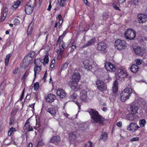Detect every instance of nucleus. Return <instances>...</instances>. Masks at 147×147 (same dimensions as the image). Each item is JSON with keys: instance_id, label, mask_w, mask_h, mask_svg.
<instances>
[{"instance_id": "obj_24", "label": "nucleus", "mask_w": 147, "mask_h": 147, "mask_svg": "<svg viewBox=\"0 0 147 147\" xmlns=\"http://www.w3.org/2000/svg\"><path fill=\"white\" fill-rule=\"evenodd\" d=\"M108 138V134L107 132L102 131V135H101L99 140H102L104 142H106Z\"/></svg>"}, {"instance_id": "obj_14", "label": "nucleus", "mask_w": 147, "mask_h": 147, "mask_svg": "<svg viewBox=\"0 0 147 147\" xmlns=\"http://www.w3.org/2000/svg\"><path fill=\"white\" fill-rule=\"evenodd\" d=\"M84 68L90 71L92 69V64H90V61L88 59L84 60L83 62Z\"/></svg>"}, {"instance_id": "obj_43", "label": "nucleus", "mask_w": 147, "mask_h": 147, "mask_svg": "<svg viewBox=\"0 0 147 147\" xmlns=\"http://www.w3.org/2000/svg\"><path fill=\"white\" fill-rule=\"evenodd\" d=\"M68 63L67 62H65L62 65L61 70H64L66 69L68 67Z\"/></svg>"}, {"instance_id": "obj_45", "label": "nucleus", "mask_w": 147, "mask_h": 147, "mask_svg": "<svg viewBox=\"0 0 147 147\" xmlns=\"http://www.w3.org/2000/svg\"><path fill=\"white\" fill-rule=\"evenodd\" d=\"M39 88V84L38 82H36L34 85V89L35 91H37Z\"/></svg>"}, {"instance_id": "obj_46", "label": "nucleus", "mask_w": 147, "mask_h": 147, "mask_svg": "<svg viewBox=\"0 0 147 147\" xmlns=\"http://www.w3.org/2000/svg\"><path fill=\"white\" fill-rule=\"evenodd\" d=\"M6 16H5V15H4V14L1 13V15L0 19V22H3L5 19Z\"/></svg>"}, {"instance_id": "obj_55", "label": "nucleus", "mask_w": 147, "mask_h": 147, "mask_svg": "<svg viewBox=\"0 0 147 147\" xmlns=\"http://www.w3.org/2000/svg\"><path fill=\"white\" fill-rule=\"evenodd\" d=\"M106 79L104 80V81L105 82H109L110 80H111V79L110 78L109 75L106 76Z\"/></svg>"}, {"instance_id": "obj_15", "label": "nucleus", "mask_w": 147, "mask_h": 147, "mask_svg": "<svg viewBox=\"0 0 147 147\" xmlns=\"http://www.w3.org/2000/svg\"><path fill=\"white\" fill-rule=\"evenodd\" d=\"M56 98L55 96L52 94H48L45 98V100L47 102L49 103L53 102Z\"/></svg>"}, {"instance_id": "obj_19", "label": "nucleus", "mask_w": 147, "mask_h": 147, "mask_svg": "<svg viewBox=\"0 0 147 147\" xmlns=\"http://www.w3.org/2000/svg\"><path fill=\"white\" fill-rule=\"evenodd\" d=\"M138 109V106L134 105H131L130 107V111L132 114H135L137 112Z\"/></svg>"}, {"instance_id": "obj_60", "label": "nucleus", "mask_w": 147, "mask_h": 147, "mask_svg": "<svg viewBox=\"0 0 147 147\" xmlns=\"http://www.w3.org/2000/svg\"><path fill=\"white\" fill-rule=\"evenodd\" d=\"M14 123V120L13 119H9V125H11Z\"/></svg>"}, {"instance_id": "obj_51", "label": "nucleus", "mask_w": 147, "mask_h": 147, "mask_svg": "<svg viewBox=\"0 0 147 147\" xmlns=\"http://www.w3.org/2000/svg\"><path fill=\"white\" fill-rule=\"evenodd\" d=\"M43 143L42 141H39L38 142L36 147H42Z\"/></svg>"}, {"instance_id": "obj_32", "label": "nucleus", "mask_w": 147, "mask_h": 147, "mask_svg": "<svg viewBox=\"0 0 147 147\" xmlns=\"http://www.w3.org/2000/svg\"><path fill=\"white\" fill-rule=\"evenodd\" d=\"M76 139V136L73 133L70 134H69V139L70 141H75Z\"/></svg>"}, {"instance_id": "obj_36", "label": "nucleus", "mask_w": 147, "mask_h": 147, "mask_svg": "<svg viewBox=\"0 0 147 147\" xmlns=\"http://www.w3.org/2000/svg\"><path fill=\"white\" fill-rule=\"evenodd\" d=\"M29 74V72L27 70L26 71L23 76L21 78V80L23 81V82H25L26 80V79Z\"/></svg>"}, {"instance_id": "obj_8", "label": "nucleus", "mask_w": 147, "mask_h": 147, "mask_svg": "<svg viewBox=\"0 0 147 147\" xmlns=\"http://www.w3.org/2000/svg\"><path fill=\"white\" fill-rule=\"evenodd\" d=\"M139 128L140 127L136 123H131L127 126V130L132 132H134Z\"/></svg>"}, {"instance_id": "obj_58", "label": "nucleus", "mask_w": 147, "mask_h": 147, "mask_svg": "<svg viewBox=\"0 0 147 147\" xmlns=\"http://www.w3.org/2000/svg\"><path fill=\"white\" fill-rule=\"evenodd\" d=\"M117 125L119 127H121L122 126V123L121 121L117 122L116 123Z\"/></svg>"}, {"instance_id": "obj_57", "label": "nucleus", "mask_w": 147, "mask_h": 147, "mask_svg": "<svg viewBox=\"0 0 147 147\" xmlns=\"http://www.w3.org/2000/svg\"><path fill=\"white\" fill-rule=\"evenodd\" d=\"M139 139V138L138 137H136L132 138L130 140V141L131 142H133L136 141H138Z\"/></svg>"}, {"instance_id": "obj_64", "label": "nucleus", "mask_w": 147, "mask_h": 147, "mask_svg": "<svg viewBox=\"0 0 147 147\" xmlns=\"http://www.w3.org/2000/svg\"><path fill=\"white\" fill-rule=\"evenodd\" d=\"M61 37H60V36H59V38L57 39L56 42H57V45L59 44V43H60V41L62 40V39L61 40Z\"/></svg>"}, {"instance_id": "obj_16", "label": "nucleus", "mask_w": 147, "mask_h": 147, "mask_svg": "<svg viewBox=\"0 0 147 147\" xmlns=\"http://www.w3.org/2000/svg\"><path fill=\"white\" fill-rule=\"evenodd\" d=\"M56 93L60 98H65L66 95L65 91L61 88H59L58 89Z\"/></svg>"}, {"instance_id": "obj_27", "label": "nucleus", "mask_w": 147, "mask_h": 147, "mask_svg": "<svg viewBox=\"0 0 147 147\" xmlns=\"http://www.w3.org/2000/svg\"><path fill=\"white\" fill-rule=\"evenodd\" d=\"M12 54L11 53L7 55L5 58V66H8L9 65V59L11 57Z\"/></svg>"}, {"instance_id": "obj_31", "label": "nucleus", "mask_w": 147, "mask_h": 147, "mask_svg": "<svg viewBox=\"0 0 147 147\" xmlns=\"http://www.w3.org/2000/svg\"><path fill=\"white\" fill-rule=\"evenodd\" d=\"M30 63L27 62L26 60H25L23 59V61L21 64V67L24 69H25L28 67Z\"/></svg>"}, {"instance_id": "obj_17", "label": "nucleus", "mask_w": 147, "mask_h": 147, "mask_svg": "<svg viewBox=\"0 0 147 147\" xmlns=\"http://www.w3.org/2000/svg\"><path fill=\"white\" fill-rule=\"evenodd\" d=\"M80 79V75L78 72L74 73L72 75L71 80L74 82H78Z\"/></svg>"}, {"instance_id": "obj_59", "label": "nucleus", "mask_w": 147, "mask_h": 147, "mask_svg": "<svg viewBox=\"0 0 147 147\" xmlns=\"http://www.w3.org/2000/svg\"><path fill=\"white\" fill-rule=\"evenodd\" d=\"M18 67H16L14 69L12 73L14 74H16L17 73L18 71Z\"/></svg>"}, {"instance_id": "obj_22", "label": "nucleus", "mask_w": 147, "mask_h": 147, "mask_svg": "<svg viewBox=\"0 0 147 147\" xmlns=\"http://www.w3.org/2000/svg\"><path fill=\"white\" fill-rule=\"evenodd\" d=\"M118 87L116 86H113L112 90L113 93H112V96H114L115 98H117L119 97V95H118L117 93L118 92Z\"/></svg>"}, {"instance_id": "obj_20", "label": "nucleus", "mask_w": 147, "mask_h": 147, "mask_svg": "<svg viewBox=\"0 0 147 147\" xmlns=\"http://www.w3.org/2000/svg\"><path fill=\"white\" fill-rule=\"evenodd\" d=\"M47 111L51 114L52 116H55L56 114L55 108L53 107L48 108L47 109Z\"/></svg>"}, {"instance_id": "obj_41", "label": "nucleus", "mask_w": 147, "mask_h": 147, "mask_svg": "<svg viewBox=\"0 0 147 147\" xmlns=\"http://www.w3.org/2000/svg\"><path fill=\"white\" fill-rule=\"evenodd\" d=\"M8 9L6 7H5L3 10H2L1 13L4 14H5V16H7V14L8 13Z\"/></svg>"}, {"instance_id": "obj_23", "label": "nucleus", "mask_w": 147, "mask_h": 147, "mask_svg": "<svg viewBox=\"0 0 147 147\" xmlns=\"http://www.w3.org/2000/svg\"><path fill=\"white\" fill-rule=\"evenodd\" d=\"M59 49L60 50V53H63L65 47V43L63 41L62 39L59 45Z\"/></svg>"}, {"instance_id": "obj_42", "label": "nucleus", "mask_w": 147, "mask_h": 147, "mask_svg": "<svg viewBox=\"0 0 147 147\" xmlns=\"http://www.w3.org/2000/svg\"><path fill=\"white\" fill-rule=\"evenodd\" d=\"M24 59L25 60H26V61L28 62V63H30L32 60V59L30 57L27 55H26L24 57Z\"/></svg>"}, {"instance_id": "obj_5", "label": "nucleus", "mask_w": 147, "mask_h": 147, "mask_svg": "<svg viewBox=\"0 0 147 147\" xmlns=\"http://www.w3.org/2000/svg\"><path fill=\"white\" fill-rule=\"evenodd\" d=\"M36 0L33 3V5H31L30 3L28 2L25 6V10L26 13L28 15L31 14L33 12L34 9V7L36 5Z\"/></svg>"}, {"instance_id": "obj_12", "label": "nucleus", "mask_w": 147, "mask_h": 147, "mask_svg": "<svg viewBox=\"0 0 147 147\" xmlns=\"http://www.w3.org/2000/svg\"><path fill=\"white\" fill-rule=\"evenodd\" d=\"M105 67L107 71L111 72H114L116 70L115 67L110 62L106 63Z\"/></svg>"}, {"instance_id": "obj_26", "label": "nucleus", "mask_w": 147, "mask_h": 147, "mask_svg": "<svg viewBox=\"0 0 147 147\" xmlns=\"http://www.w3.org/2000/svg\"><path fill=\"white\" fill-rule=\"evenodd\" d=\"M95 40L96 39L95 38L91 39L90 40L88 41L83 46V48H85L93 45L95 42Z\"/></svg>"}, {"instance_id": "obj_10", "label": "nucleus", "mask_w": 147, "mask_h": 147, "mask_svg": "<svg viewBox=\"0 0 147 147\" xmlns=\"http://www.w3.org/2000/svg\"><path fill=\"white\" fill-rule=\"evenodd\" d=\"M80 98L83 102H85L88 101V97L86 90H83L81 91L80 92Z\"/></svg>"}, {"instance_id": "obj_33", "label": "nucleus", "mask_w": 147, "mask_h": 147, "mask_svg": "<svg viewBox=\"0 0 147 147\" xmlns=\"http://www.w3.org/2000/svg\"><path fill=\"white\" fill-rule=\"evenodd\" d=\"M77 96H78L77 94L74 92L72 94H71L69 97V99L72 101L74 102L75 100L76 99Z\"/></svg>"}, {"instance_id": "obj_48", "label": "nucleus", "mask_w": 147, "mask_h": 147, "mask_svg": "<svg viewBox=\"0 0 147 147\" xmlns=\"http://www.w3.org/2000/svg\"><path fill=\"white\" fill-rule=\"evenodd\" d=\"M14 24L15 25H18L20 24V21L18 19H15L13 21Z\"/></svg>"}, {"instance_id": "obj_62", "label": "nucleus", "mask_w": 147, "mask_h": 147, "mask_svg": "<svg viewBox=\"0 0 147 147\" xmlns=\"http://www.w3.org/2000/svg\"><path fill=\"white\" fill-rule=\"evenodd\" d=\"M78 106V107L79 110L80 109H81V105L79 103V102H78V101H75L74 102Z\"/></svg>"}, {"instance_id": "obj_49", "label": "nucleus", "mask_w": 147, "mask_h": 147, "mask_svg": "<svg viewBox=\"0 0 147 147\" xmlns=\"http://www.w3.org/2000/svg\"><path fill=\"white\" fill-rule=\"evenodd\" d=\"M133 114H130L127 117V119L129 120H133L134 119V117L133 115Z\"/></svg>"}, {"instance_id": "obj_3", "label": "nucleus", "mask_w": 147, "mask_h": 147, "mask_svg": "<svg viewBox=\"0 0 147 147\" xmlns=\"http://www.w3.org/2000/svg\"><path fill=\"white\" fill-rule=\"evenodd\" d=\"M115 46L117 50L122 51L126 47V42L124 40L117 39L115 42Z\"/></svg>"}, {"instance_id": "obj_56", "label": "nucleus", "mask_w": 147, "mask_h": 147, "mask_svg": "<svg viewBox=\"0 0 147 147\" xmlns=\"http://www.w3.org/2000/svg\"><path fill=\"white\" fill-rule=\"evenodd\" d=\"M47 71H46L44 74V77L42 78V80H43L44 82H45L46 80V78H47Z\"/></svg>"}, {"instance_id": "obj_39", "label": "nucleus", "mask_w": 147, "mask_h": 147, "mask_svg": "<svg viewBox=\"0 0 147 147\" xmlns=\"http://www.w3.org/2000/svg\"><path fill=\"white\" fill-rule=\"evenodd\" d=\"M21 3V2L20 1H17L14 3V4L12 6V7L14 9H16L18 8V6Z\"/></svg>"}, {"instance_id": "obj_29", "label": "nucleus", "mask_w": 147, "mask_h": 147, "mask_svg": "<svg viewBox=\"0 0 147 147\" xmlns=\"http://www.w3.org/2000/svg\"><path fill=\"white\" fill-rule=\"evenodd\" d=\"M34 76L35 78L36 77L37 74L39 73L41 71V66H35L34 67Z\"/></svg>"}, {"instance_id": "obj_52", "label": "nucleus", "mask_w": 147, "mask_h": 147, "mask_svg": "<svg viewBox=\"0 0 147 147\" xmlns=\"http://www.w3.org/2000/svg\"><path fill=\"white\" fill-rule=\"evenodd\" d=\"M118 3L120 5H123L124 3H125L126 0H117Z\"/></svg>"}, {"instance_id": "obj_2", "label": "nucleus", "mask_w": 147, "mask_h": 147, "mask_svg": "<svg viewBox=\"0 0 147 147\" xmlns=\"http://www.w3.org/2000/svg\"><path fill=\"white\" fill-rule=\"evenodd\" d=\"M132 93V90L131 88L128 87L125 88L120 94L121 101L123 102H125L127 99L129 98Z\"/></svg>"}, {"instance_id": "obj_21", "label": "nucleus", "mask_w": 147, "mask_h": 147, "mask_svg": "<svg viewBox=\"0 0 147 147\" xmlns=\"http://www.w3.org/2000/svg\"><path fill=\"white\" fill-rule=\"evenodd\" d=\"M69 86L71 87V89L73 90L79 88L78 84V82H74L72 81L69 84Z\"/></svg>"}, {"instance_id": "obj_61", "label": "nucleus", "mask_w": 147, "mask_h": 147, "mask_svg": "<svg viewBox=\"0 0 147 147\" xmlns=\"http://www.w3.org/2000/svg\"><path fill=\"white\" fill-rule=\"evenodd\" d=\"M56 18H58L59 20V23L60 24V21L61 20V19H62V17L61 15L60 14H59L58 16V17H56Z\"/></svg>"}, {"instance_id": "obj_63", "label": "nucleus", "mask_w": 147, "mask_h": 147, "mask_svg": "<svg viewBox=\"0 0 147 147\" xmlns=\"http://www.w3.org/2000/svg\"><path fill=\"white\" fill-rule=\"evenodd\" d=\"M118 81L115 80L114 81L113 86L118 87Z\"/></svg>"}, {"instance_id": "obj_11", "label": "nucleus", "mask_w": 147, "mask_h": 147, "mask_svg": "<svg viewBox=\"0 0 147 147\" xmlns=\"http://www.w3.org/2000/svg\"><path fill=\"white\" fill-rule=\"evenodd\" d=\"M134 50L135 53L139 56L141 57L143 55V54L145 52L144 50L140 46H138L136 47L133 48Z\"/></svg>"}, {"instance_id": "obj_44", "label": "nucleus", "mask_w": 147, "mask_h": 147, "mask_svg": "<svg viewBox=\"0 0 147 147\" xmlns=\"http://www.w3.org/2000/svg\"><path fill=\"white\" fill-rule=\"evenodd\" d=\"M68 0H60V3L59 4L61 6L63 7L64 6L66 3V1Z\"/></svg>"}, {"instance_id": "obj_6", "label": "nucleus", "mask_w": 147, "mask_h": 147, "mask_svg": "<svg viewBox=\"0 0 147 147\" xmlns=\"http://www.w3.org/2000/svg\"><path fill=\"white\" fill-rule=\"evenodd\" d=\"M117 75L120 78H131L130 75L128 74L125 70L118 69L117 70Z\"/></svg>"}, {"instance_id": "obj_9", "label": "nucleus", "mask_w": 147, "mask_h": 147, "mask_svg": "<svg viewBox=\"0 0 147 147\" xmlns=\"http://www.w3.org/2000/svg\"><path fill=\"white\" fill-rule=\"evenodd\" d=\"M96 85L98 89L101 92L104 91L106 88V85L104 82L102 80H98L97 81Z\"/></svg>"}, {"instance_id": "obj_47", "label": "nucleus", "mask_w": 147, "mask_h": 147, "mask_svg": "<svg viewBox=\"0 0 147 147\" xmlns=\"http://www.w3.org/2000/svg\"><path fill=\"white\" fill-rule=\"evenodd\" d=\"M68 30L69 28H67L66 30L63 32V33L60 35V37H61L62 38L65 36L66 34L68 32Z\"/></svg>"}, {"instance_id": "obj_28", "label": "nucleus", "mask_w": 147, "mask_h": 147, "mask_svg": "<svg viewBox=\"0 0 147 147\" xmlns=\"http://www.w3.org/2000/svg\"><path fill=\"white\" fill-rule=\"evenodd\" d=\"M60 140V137L58 136H53L51 140V142L53 143H56Z\"/></svg>"}, {"instance_id": "obj_37", "label": "nucleus", "mask_w": 147, "mask_h": 147, "mask_svg": "<svg viewBox=\"0 0 147 147\" xmlns=\"http://www.w3.org/2000/svg\"><path fill=\"white\" fill-rule=\"evenodd\" d=\"M134 62L136 63L135 64L138 66L142 64L143 61L142 59L138 58L136 59Z\"/></svg>"}, {"instance_id": "obj_13", "label": "nucleus", "mask_w": 147, "mask_h": 147, "mask_svg": "<svg viewBox=\"0 0 147 147\" xmlns=\"http://www.w3.org/2000/svg\"><path fill=\"white\" fill-rule=\"evenodd\" d=\"M138 17L139 23H143L147 21V16L144 14L139 13L138 14Z\"/></svg>"}, {"instance_id": "obj_7", "label": "nucleus", "mask_w": 147, "mask_h": 147, "mask_svg": "<svg viewBox=\"0 0 147 147\" xmlns=\"http://www.w3.org/2000/svg\"><path fill=\"white\" fill-rule=\"evenodd\" d=\"M107 47V45L105 42H101L98 43L97 49L101 52L105 53L106 52Z\"/></svg>"}, {"instance_id": "obj_4", "label": "nucleus", "mask_w": 147, "mask_h": 147, "mask_svg": "<svg viewBox=\"0 0 147 147\" xmlns=\"http://www.w3.org/2000/svg\"><path fill=\"white\" fill-rule=\"evenodd\" d=\"M124 36L127 39L130 40L134 39L136 36L135 31L131 29H128L125 31Z\"/></svg>"}, {"instance_id": "obj_54", "label": "nucleus", "mask_w": 147, "mask_h": 147, "mask_svg": "<svg viewBox=\"0 0 147 147\" xmlns=\"http://www.w3.org/2000/svg\"><path fill=\"white\" fill-rule=\"evenodd\" d=\"M52 3V1L51 0H50L49 1V5L48 6V7L47 8V10L48 11H50L51 10V8L52 7V5L51 3Z\"/></svg>"}, {"instance_id": "obj_34", "label": "nucleus", "mask_w": 147, "mask_h": 147, "mask_svg": "<svg viewBox=\"0 0 147 147\" xmlns=\"http://www.w3.org/2000/svg\"><path fill=\"white\" fill-rule=\"evenodd\" d=\"M16 131V129L13 127H11L8 131V136H11L13 132Z\"/></svg>"}, {"instance_id": "obj_1", "label": "nucleus", "mask_w": 147, "mask_h": 147, "mask_svg": "<svg viewBox=\"0 0 147 147\" xmlns=\"http://www.w3.org/2000/svg\"><path fill=\"white\" fill-rule=\"evenodd\" d=\"M89 113L92 120V123L96 124L98 123L100 125H104L105 118L100 115L96 110L91 109L89 110Z\"/></svg>"}, {"instance_id": "obj_53", "label": "nucleus", "mask_w": 147, "mask_h": 147, "mask_svg": "<svg viewBox=\"0 0 147 147\" xmlns=\"http://www.w3.org/2000/svg\"><path fill=\"white\" fill-rule=\"evenodd\" d=\"M44 60L45 63H47L49 61L48 57L47 56H45L44 59Z\"/></svg>"}, {"instance_id": "obj_40", "label": "nucleus", "mask_w": 147, "mask_h": 147, "mask_svg": "<svg viewBox=\"0 0 147 147\" xmlns=\"http://www.w3.org/2000/svg\"><path fill=\"white\" fill-rule=\"evenodd\" d=\"M36 54V53L34 51H30L27 55L30 57L32 59L35 55Z\"/></svg>"}, {"instance_id": "obj_38", "label": "nucleus", "mask_w": 147, "mask_h": 147, "mask_svg": "<svg viewBox=\"0 0 147 147\" xmlns=\"http://www.w3.org/2000/svg\"><path fill=\"white\" fill-rule=\"evenodd\" d=\"M76 47L77 46L76 45H73L70 47L68 49V50L69 51L70 50V52L72 53L75 49H76Z\"/></svg>"}, {"instance_id": "obj_18", "label": "nucleus", "mask_w": 147, "mask_h": 147, "mask_svg": "<svg viewBox=\"0 0 147 147\" xmlns=\"http://www.w3.org/2000/svg\"><path fill=\"white\" fill-rule=\"evenodd\" d=\"M30 119V118L27 119L24 126V129L25 130H28V131H33L34 130L32 127H30V124L29 121Z\"/></svg>"}, {"instance_id": "obj_50", "label": "nucleus", "mask_w": 147, "mask_h": 147, "mask_svg": "<svg viewBox=\"0 0 147 147\" xmlns=\"http://www.w3.org/2000/svg\"><path fill=\"white\" fill-rule=\"evenodd\" d=\"M25 89V88H24L23 89V91H22V92L21 96H20V98L19 99V100H20V101H22V99H23V98H24Z\"/></svg>"}, {"instance_id": "obj_25", "label": "nucleus", "mask_w": 147, "mask_h": 147, "mask_svg": "<svg viewBox=\"0 0 147 147\" xmlns=\"http://www.w3.org/2000/svg\"><path fill=\"white\" fill-rule=\"evenodd\" d=\"M139 69L138 66L135 64H132L130 67L131 71L133 73L137 72L138 71Z\"/></svg>"}, {"instance_id": "obj_35", "label": "nucleus", "mask_w": 147, "mask_h": 147, "mask_svg": "<svg viewBox=\"0 0 147 147\" xmlns=\"http://www.w3.org/2000/svg\"><path fill=\"white\" fill-rule=\"evenodd\" d=\"M34 63L35 66H41L42 65L41 61L40 59H35Z\"/></svg>"}, {"instance_id": "obj_30", "label": "nucleus", "mask_w": 147, "mask_h": 147, "mask_svg": "<svg viewBox=\"0 0 147 147\" xmlns=\"http://www.w3.org/2000/svg\"><path fill=\"white\" fill-rule=\"evenodd\" d=\"M146 120L144 119H140L139 121V124L140 127H143L145 126L146 124Z\"/></svg>"}]
</instances>
